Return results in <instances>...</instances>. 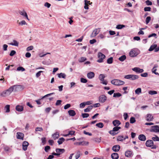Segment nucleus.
Segmentation results:
<instances>
[{
	"label": "nucleus",
	"mask_w": 159,
	"mask_h": 159,
	"mask_svg": "<svg viewBox=\"0 0 159 159\" xmlns=\"http://www.w3.org/2000/svg\"><path fill=\"white\" fill-rule=\"evenodd\" d=\"M80 151H78L77 152L76 155L75 156V158L76 159H78L80 156Z\"/></svg>",
	"instance_id": "49530a36"
},
{
	"label": "nucleus",
	"mask_w": 159,
	"mask_h": 159,
	"mask_svg": "<svg viewBox=\"0 0 159 159\" xmlns=\"http://www.w3.org/2000/svg\"><path fill=\"white\" fill-rule=\"evenodd\" d=\"M120 149V146L119 145H115L113 146L112 150L115 152H118Z\"/></svg>",
	"instance_id": "6ab92c4d"
},
{
	"label": "nucleus",
	"mask_w": 159,
	"mask_h": 159,
	"mask_svg": "<svg viewBox=\"0 0 159 159\" xmlns=\"http://www.w3.org/2000/svg\"><path fill=\"white\" fill-rule=\"evenodd\" d=\"M100 31V30L99 28L95 29L92 33L91 36L92 37L96 36L99 33Z\"/></svg>",
	"instance_id": "9d476101"
},
{
	"label": "nucleus",
	"mask_w": 159,
	"mask_h": 159,
	"mask_svg": "<svg viewBox=\"0 0 159 159\" xmlns=\"http://www.w3.org/2000/svg\"><path fill=\"white\" fill-rule=\"evenodd\" d=\"M135 118L134 117H131L130 118V121L131 123L133 124L135 122Z\"/></svg>",
	"instance_id": "09e8293b"
},
{
	"label": "nucleus",
	"mask_w": 159,
	"mask_h": 159,
	"mask_svg": "<svg viewBox=\"0 0 159 159\" xmlns=\"http://www.w3.org/2000/svg\"><path fill=\"white\" fill-rule=\"evenodd\" d=\"M51 108L50 107L47 108L45 109V111L46 112L49 113L51 111Z\"/></svg>",
	"instance_id": "69168bd1"
},
{
	"label": "nucleus",
	"mask_w": 159,
	"mask_h": 159,
	"mask_svg": "<svg viewBox=\"0 0 159 159\" xmlns=\"http://www.w3.org/2000/svg\"><path fill=\"white\" fill-rule=\"evenodd\" d=\"M34 48V47L32 46H31L28 47L27 48L26 50L27 51H29L32 50Z\"/></svg>",
	"instance_id": "052dcab7"
},
{
	"label": "nucleus",
	"mask_w": 159,
	"mask_h": 159,
	"mask_svg": "<svg viewBox=\"0 0 159 159\" xmlns=\"http://www.w3.org/2000/svg\"><path fill=\"white\" fill-rule=\"evenodd\" d=\"M93 106L92 105L89 106L87 108L84 109V112H88L91 109H92Z\"/></svg>",
	"instance_id": "c85d7f7f"
},
{
	"label": "nucleus",
	"mask_w": 159,
	"mask_h": 159,
	"mask_svg": "<svg viewBox=\"0 0 159 159\" xmlns=\"http://www.w3.org/2000/svg\"><path fill=\"white\" fill-rule=\"evenodd\" d=\"M137 50L136 49H133L129 53V56L131 57H134L137 56L138 55Z\"/></svg>",
	"instance_id": "39448f33"
},
{
	"label": "nucleus",
	"mask_w": 159,
	"mask_h": 159,
	"mask_svg": "<svg viewBox=\"0 0 159 159\" xmlns=\"http://www.w3.org/2000/svg\"><path fill=\"white\" fill-rule=\"evenodd\" d=\"M96 42V40L95 39L91 40L89 41V43L91 44H93Z\"/></svg>",
	"instance_id": "338daca9"
},
{
	"label": "nucleus",
	"mask_w": 159,
	"mask_h": 159,
	"mask_svg": "<svg viewBox=\"0 0 159 159\" xmlns=\"http://www.w3.org/2000/svg\"><path fill=\"white\" fill-rule=\"evenodd\" d=\"M157 67L158 66L156 64L154 65V67L152 69V73H154L156 75H159V74L158 73L156 72V71L157 70L156 68H157Z\"/></svg>",
	"instance_id": "bb28decb"
},
{
	"label": "nucleus",
	"mask_w": 159,
	"mask_h": 159,
	"mask_svg": "<svg viewBox=\"0 0 159 159\" xmlns=\"http://www.w3.org/2000/svg\"><path fill=\"white\" fill-rule=\"evenodd\" d=\"M17 70L18 71L21 70L22 71H23L25 70V69L22 66H19L17 68Z\"/></svg>",
	"instance_id": "a18cd8bd"
},
{
	"label": "nucleus",
	"mask_w": 159,
	"mask_h": 159,
	"mask_svg": "<svg viewBox=\"0 0 159 159\" xmlns=\"http://www.w3.org/2000/svg\"><path fill=\"white\" fill-rule=\"evenodd\" d=\"M84 142H76L75 143V144L76 145H84Z\"/></svg>",
	"instance_id": "8fccbe9b"
},
{
	"label": "nucleus",
	"mask_w": 159,
	"mask_h": 159,
	"mask_svg": "<svg viewBox=\"0 0 159 159\" xmlns=\"http://www.w3.org/2000/svg\"><path fill=\"white\" fill-rule=\"evenodd\" d=\"M150 131L157 133L159 132V126L158 125H155L151 127Z\"/></svg>",
	"instance_id": "0eeeda50"
},
{
	"label": "nucleus",
	"mask_w": 159,
	"mask_h": 159,
	"mask_svg": "<svg viewBox=\"0 0 159 159\" xmlns=\"http://www.w3.org/2000/svg\"><path fill=\"white\" fill-rule=\"evenodd\" d=\"M17 138L23 140L24 139V134L18 132L16 133Z\"/></svg>",
	"instance_id": "ddd939ff"
},
{
	"label": "nucleus",
	"mask_w": 159,
	"mask_h": 159,
	"mask_svg": "<svg viewBox=\"0 0 159 159\" xmlns=\"http://www.w3.org/2000/svg\"><path fill=\"white\" fill-rule=\"evenodd\" d=\"M96 125L99 128H102L104 126V125L103 123L102 122H100L97 124Z\"/></svg>",
	"instance_id": "c9c22d12"
},
{
	"label": "nucleus",
	"mask_w": 159,
	"mask_h": 159,
	"mask_svg": "<svg viewBox=\"0 0 159 159\" xmlns=\"http://www.w3.org/2000/svg\"><path fill=\"white\" fill-rule=\"evenodd\" d=\"M156 36H157L156 34L155 33H152V34L149 35L148 36V37L149 38H150L151 37L154 36L156 38H157V37Z\"/></svg>",
	"instance_id": "680f3d73"
},
{
	"label": "nucleus",
	"mask_w": 159,
	"mask_h": 159,
	"mask_svg": "<svg viewBox=\"0 0 159 159\" xmlns=\"http://www.w3.org/2000/svg\"><path fill=\"white\" fill-rule=\"evenodd\" d=\"M154 119V117L151 114H148L146 117V120L147 121H152Z\"/></svg>",
	"instance_id": "1a4fd4ad"
},
{
	"label": "nucleus",
	"mask_w": 159,
	"mask_h": 159,
	"mask_svg": "<svg viewBox=\"0 0 159 159\" xmlns=\"http://www.w3.org/2000/svg\"><path fill=\"white\" fill-rule=\"evenodd\" d=\"M141 93V89L140 88H138L135 90V93L136 94L139 95Z\"/></svg>",
	"instance_id": "72a5a7b5"
},
{
	"label": "nucleus",
	"mask_w": 159,
	"mask_h": 159,
	"mask_svg": "<svg viewBox=\"0 0 159 159\" xmlns=\"http://www.w3.org/2000/svg\"><path fill=\"white\" fill-rule=\"evenodd\" d=\"M151 20V18L150 16H148L146 18V24H147L148 23H149V21H150Z\"/></svg>",
	"instance_id": "3c124183"
},
{
	"label": "nucleus",
	"mask_w": 159,
	"mask_h": 159,
	"mask_svg": "<svg viewBox=\"0 0 159 159\" xmlns=\"http://www.w3.org/2000/svg\"><path fill=\"white\" fill-rule=\"evenodd\" d=\"M29 143L26 141H24L22 143L23 149L24 151L27 150V147L29 145Z\"/></svg>",
	"instance_id": "2eb2a0df"
},
{
	"label": "nucleus",
	"mask_w": 159,
	"mask_h": 159,
	"mask_svg": "<svg viewBox=\"0 0 159 159\" xmlns=\"http://www.w3.org/2000/svg\"><path fill=\"white\" fill-rule=\"evenodd\" d=\"M86 2H88V1L87 0H84V2H85L84 4H85V5H84V8L85 9L87 10V9H88L89 8V7H88V4L86 3Z\"/></svg>",
	"instance_id": "79ce46f5"
},
{
	"label": "nucleus",
	"mask_w": 159,
	"mask_h": 159,
	"mask_svg": "<svg viewBox=\"0 0 159 159\" xmlns=\"http://www.w3.org/2000/svg\"><path fill=\"white\" fill-rule=\"evenodd\" d=\"M82 116L83 118H87L89 116V114L86 113H82Z\"/></svg>",
	"instance_id": "de8ad7c7"
},
{
	"label": "nucleus",
	"mask_w": 159,
	"mask_h": 159,
	"mask_svg": "<svg viewBox=\"0 0 159 159\" xmlns=\"http://www.w3.org/2000/svg\"><path fill=\"white\" fill-rule=\"evenodd\" d=\"M113 59L112 57L109 58L107 60V63L109 64L112 63L113 62Z\"/></svg>",
	"instance_id": "37998d69"
},
{
	"label": "nucleus",
	"mask_w": 159,
	"mask_h": 159,
	"mask_svg": "<svg viewBox=\"0 0 159 159\" xmlns=\"http://www.w3.org/2000/svg\"><path fill=\"white\" fill-rule=\"evenodd\" d=\"M16 85L11 86L8 89L4 91L1 93L0 95L4 97L8 96L11 94V92L14 90V89H16Z\"/></svg>",
	"instance_id": "f257e3e1"
},
{
	"label": "nucleus",
	"mask_w": 159,
	"mask_h": 159,
	"mask_svg": "<svg viewBox=\"0 0 159 159\" xmlns=\"http://www.w3.org/2000/svg\"><path fill=\"white\" fill-rule=\"evenodd\" d=\"M16 109L17 111H18L21 112L23 111L24 107L22 106L18 105L16 106Z\"/></svg>",
	"instance_id": "dca6fc26"
},
{
	"label": "nucleus",
	"mask_w": 159,
	"mask_h": 159,
	"mask_svg": "<svg viewBox=\"0 0 159 159\" xmlns=\"http://www.w3.org/2000/svg\"><path fill=\"white\" fill-rule=\"evenodd\" d=\"M126 58V56L125 55H122L119 58V60L121 61H124Z\"/></svg>",
	"instance_id": "473e14b6"
},
{
	"label": "nucleus",
	"mask_w": 159,
	"mask_h": 159,
	"mask_svg": "<svg viewBox=\"0 0 159 159\" xmlns=\"http://www.w3.org/2000/svg\"><path fill=\"white\" fill-rule=\"evenodd\" d=\"M56 151L57 153L60 154V155L65 152V150L64 149L57 148L56 149Z\"/></svg>",
	"instance_id": "5701e85b"
},
{
	"label": "nucleus",
	"mask_w": 159,
	"mask_h": 159,
	"mask_svg": "<svg viewBox=\"0 0 159 159\" xmlns=\"http://www.w3.org/2000/svg\"><path fill=\"white\" fill-rule=\"evenodd\" d=\"M61 102L62 101L61 100H57L56 103V105L58 106L60 105L61 104Z\"/></svg>",
	"instance_id": "4d7b16f0"
},
{
	"label": "nucleus",
	"mask_w": 159,
	"mask_h": 159,
	"mask_svg": "<svg viewBox=\"0 0 159 159\" xmlns=\"http://www.w3.org/2000/svg\"><path fill=\"white\" fill-rule=\"evenodd\" d=\"M125 26V25H118L116 26V28L117 29H121Z\"/></svg>",
	"instance_id": "58836bf2"
},
{
	"label": "nucleus",
	"mask_w": 159,
	"mask_h": 159,
	"mask_svg": "<svg viewBox=\"0 0 159 159\" xmlns=\"http://www.w3.org/2000/svg\"><path fill=\"white\" fill-rule=\"evenodd\" d=\"M50 149V147L49 146H47L45 147L44 150L46 152H48L49 150Z\"/></svg>",
	"instance_id": "603ef678"
},
{
	"label": "nucleus",
	"mask_w": 159,
	"mask_h": 159,
	"mask_svg": "<svg viewBox=\"0 0 159 159\" xmlns=\"http://www.w3.org/2000/svg\"><path fill=\"white\" fill-rule=\"evenodd\" d=\"M71 106V105L70 104H67L65 105L64 107V109H66L70 107Z\"/></svg>",
	"instance_id": "bf43d9fd"
},
{
	"label": "nucleus",
	"mask_w": 159,
	"mask_h": 159,
	"mask_svg": "<svg viewBox=\"0 0 159 159\" xmlns=\"http://www.w3.org/2000/svg\"><path fill=\"white\" fill-rule=\"evenodd\" d=\"M121 95V94L119 93H114L113 94V97L114 98H119Z\"/></svg>",
	"instance_id": "2f4dec72"
},
{
	"label": "nucleus",
	"mask_w": 159,
	"mask_h": 159,
	"mask_svg": "<svg viewBox=\"0 0 159 159\" xmlns=\"http://www.w3.org/2000/svg\"><path fill=\"white\" fill-rule=\"evenodd\" d=\"M139 78V76L137 75H131V80H134L136 79H138Z\"/></svg>",
	"instance_id": "4c0bfd02"
},
{
	"label": "nucleus",
	"mask_w": 159,
	"mask_h": 159,
	"mask_svg": "<svg viewBox=\"0 0 159 159\" xmlns=\"http://www.w3.org/2000/svg\"><path fill=\"white\" fill-rule=\"evenodd\" d=\"M57 75L59 78H62L65 79L66 77V75L64 73H61L59 74H57Z\"/></svg>",
	"instance_id": "393cba45"
},
{
	"label": "nucleus",
	"mask_w": 159,
	"mask_h": 159,
	"mask_svg": "<svg viewBox=\"0 0 159 159\" xmlns=\"http://www.w3.org/2000/svg\"><path fill=\"white\" fill-rule=\"evenodd\" d=\"M105 56L101 52H99L98 54V57L99 59L97 61L99 63H101L103 61V60L105 58Z\"/></svg>",
	"instance_id": "20e7f679"
},
{
	"label": "nucleus",
	"mask_w": 159,
	"mask_h": 159,
	"mask_svg": "<svg viewBox=\"0 0 159 159\" xmlns=\"http://www.w3.org/2000/svg\"><path fill=\"white\" fill-rule=\"evenodd\" d=\"M111 83L112 84L117 86L123 85L125 83V82L117 79L112 80L111 81Z\"/></svg>",
	"instance_id": "f03ea898"
},
{
	"label": "nucleus",
	"mask_w": 159,
	"mask_h": 159,
	"mask_svg": "<svg viewBox=\"0 0 159 159\" xmlns=\"http://www.w3.org/2000/svg\"><path fill=\"white\" fill-rule=\"evenodd\" d=\"M68 113L70 116H73L76 115V113L75 111L72 110H70L68 111Z\"/></svg>",
	"instance_id": "4be33fe9"
},
{
	"label": "nucleus",
	"mask_w": 159,
	"mask_h": 159,
	"mask_svg": "<svg viewBox=\"0 0 159 159\" xmlns=\"http://www.w3.org/2000/svg\"><path fill=\"white\" fill-rule=\"evenodd\" d=\"M154 143L152 140H148L146 142L145 144L147 147H151L153 146Z\"/></svg>",
	"instance_id": "9b49d317"
},
{
	"label": "nucleus",
	"mask_w": 159,
	"mask_h": 159,
	"mask_svg": "<svg viewBox=\"0 0 159 159\" xmlns=\"http://www.w3.org/2000/svg\"><path fill=\"white\" fill-rule=\"evenodd\" d=\"M59 136V134L58 132H57L52 135V137L55 140L58 138Z\"/></svg>",
	"instance_id": "a878e982"
},
{
	"label": "nucleus",
	"mask_w": 159,
	"mask_h": 159,
	"mask_svg": "<svg viewBox=\"0 0 159 159\" xmlns=\"http://www.w3.org/2000/svg\"><path fill=\"white\" fill-rule=\"evenodd\" d=\"M117 141H122L124 139V137L123 136H119L117 138Z\"/></svg>",
	"instance_id": "f704fd0d"
},
{
	"label": "nucleus",
	"mask_w": 159,
	"mask_h": 159,
	"mask_svg": "<svg viewBox=\"0 0 159 159\" xmlns=\"http://www.w3.org/2000/svg\"><path fill=\"white\" fill-rule=\"evenodd\" d=\"M157 47V44H155L151 45L150 48H149L148 50L149 51H152L153 50H154Z\"/></svg>",
	"instance_id": "cd10ccee"
},
{
	"label": "nucleus",
	"mask_w": 159,
	"mask_h": 159,
	"mask_svg": "<svg viewBox=\"0 0 159 159\" xmlns=\"http://www.w3.org/2000/svg\"><path fill=\"white\" fill-rule=\"evenodd\" d=\"M139 139L141 141H145L146 140V137L143 134L139 135L138 137Z\"/></svg>",
	"instance_id": "f3484780"
},
{
	"label": "nucleus",
	"mask_w": 159,
	"mask_h": 159,
	"mask_svg": "<svg viewBox=\"0 0 159 159\" xmlns=\"http://www.w3.org/2000/svg\"><path fill=\"white\" fill-rule=\"evenodd\" d=\"M148 93L151 95H153L157 94V92L156 91L150 90L148 92Z\"/></svg>",
	"instance_id": "a19ab883"
},
{
	"label": "nucleus",
	"mask_w": 159,
	"mask_h": 159,
	"mask_svg": "<svg viewBox=\"0 0 159 159\" xmlns=\"http://www.w3.org/2000/svg\"><path fill=\"white\" fill-rule=\"evenodd\" d=\"M107 97L104 95H101L99 97V101L102 103L104 102L107 100Z\"/></svg>",
	"instance_id": "6e6552de"
},
{
	"label": "nucleus",
	"mask_w": 159,
	"mask_h": 159,
	"mask_svg": "<svg viewBox=\"0 0 159 159\" xmlns=\"http://www.w3.org/2000/svg\"><path fill=\"white\" fill-rule=\"evenodd\" d=\"M86 60V58L85 57H81L80 59L79 60V61L80 62H82Z\"/></svg>",
	"instance_id": "c03bdc74"
},
{
	"label": "nucleus",
	"mask_w": 159,
	"mask_h": 159,
	"mask_svg": "<svg viewBox=\"0 0 159 159\" xmlns=\"http://www.w3.org/2000/svg\"><path fill=\"white\" fill-rule=\"evenodd\" d=\"M121 129L120 127L116 126L114 127L113 129V130H110L109 132V134L112 135H115L117 133H116V132L118 131L119 129Z\"/></svg>",
	"instance_id": "423d86ee"
},
{
	"label": "nucleus",
	"mask_w": 159,
	"mask_h": 159,
	"mask_svg": "<svg viewBox=\"0 0 159 159\" xmlns=\"http://www.w3.org/2000/svg\"><path fill=\"white\" fill-rule=\"evenodd\" d=\"M13 46H18L19 43L16 40H13V42L9 44Z\"/></svg>",
	"instance_id": "7c9ffc66"
},
{
	"label": "nucleus",
	"mask_w": 159,
	"mask_h": 159,
	"mask_svg": "<svg viewBox=\"0 0 159 159\" xmlns=\"http://www.w3.org/2000/svg\"><path fill=\"white\" fill-rule=\"evenodd\" d=\"M80 81L82 83H85L87 82V80L84 78H81Z\"/></svg>",
	"instance_id": "864d4df0"
},
{
	"label": "nucleus",
	"mask_w": 159,
	"mask_h": 159,
	"mask_svg": "<svg viewBox=\"0 0 159 159\" xmlns=\"http://www.w3.org/2000/svg\"><path fill=\"white\" fill-rule=\"evenodd\" d=\"M43 130V129L42 127H37L35 129V131H42Z\"/></svg>",
	"instance_id": "e2e57ef3"
},
{
	"label": "nucleus",
	"mask_w": 159,
	"mask_h": 159,
	"mask_svg": "<svg viewBox=\"0 0 159 159\" xmlns=\"http://www.w3.org/2000/svg\"><path fill=\"white\" fill-rule=\"evenodd\" d=\"M43 71H39L36 74V76L37 78L39 77L41 75V73L43 72Z\"/></svg>",
	"instance_id": "5fc2aeb1"
},
{
	"label": "nucleus",
	"mask_w": 159,
	"mask_h": 159,
	"mask_svg": "<svg viewBox=\"0 0 159 159\" xmlns=\"http://www.w3.org/2000/svg\"><path fill=\"white\" fill-rule=\"evenodd\" d=\"M132 70L137 73H142L143 72L144 70L142 69H140L139 67H135L132 69Z\"/></svg>",
	"instance_id": "f8f14e48"
},
{
	"label": "nucleus",
	"mask_w": 159,
	"mask_h": 159,
	"mask_svg": "<svg viewBox=\"0 0 159 159\" xmlns=\"http://www.w3.org/2000/svg\"><path fill=\"white\" fill-rule=\"evenodd\" d=\"M5 109L6 110V112H10V105H6L5 107Z\"/></svg>",
	"instance_id": "e433bc0d"
},
{
	"label": "nucleus",
	"mask_w": 159,
	"mask_h": 159,
	"mask_svg": "<svg viewBox=\"0 0 159 159\" xmlns=\"http://www.w3.org/2000/svg\"><path fill=\"white\" fill-rule=\"evenodd\" d=\"M133 154V152L131 150H127L125 153V155L126 157H130Z\"/></svg>",
	"instance_id": "4468645a"
},
{
	"label": "nucleus",
	"mask_w": 159,
	"mask_h": 159,
	"mask_svg": "<svg viewBox=\"0 0 159 159\" xmlns=\"http://www.w3.org/2000/svg\"><path fill=\"white\" fill-rule=\"evenodd\" d=\"M119 157L118 154L117 153H113L111 155V157L112 159H118Z\"/></svg>",
	"instance_id": "412c9836"
},
{
	"label": "nucleus",
	"mask_w": 159,
	"mask_h": 159,
	"mask_svg": "<svg viewBox=\"0 0 159 159\" xmlns=\"http://www.w3.org/2000/svg\"><path fill=\"white\" fill-rule=\"evenodd\" d=\"M151 10V8L150 7H146L144 8V10L145 11H150Z\"/></svg>",
	"instance_id": "13d9d810"
},
{
	"label": "nucleus",
	"mask_w": 159,
	"mask_h": 159,
	"mask_svg": "<svg viewBox=\"0 0 159 159\" xmlns=\"http://www.w3.org/2000/svg\"><path fill=\"white\" fill-rule=\"evenodd\" d=\"M152 139L154 141H159V138L157 135L152 138Z\"/></svg>",
	"instance_id": "ea45409f"
},
{
	"label": "nucleus",
	"mask_w": 159,
	"mask_h": 159,
	"mask_svg": "<svg viewBox=\"0 0 159 159\" xmlns=\"http://www.w3.org/2000/svg\"><path fill=\"white\" fill-rule=\"evenodd\" d=\"M87 76L89 79H92L94 77L95 74L93 72H90L87 74Z\"/></svg>",
	"instance_id": "aec40b11"
},
{
	"label": "nucleus",
	"mask_w": 159,
	"mask_h": 159,
	"mask_svg": "<svg viewBox=\"0 0 159 159\" xmlns=\"http://www.w3.org/2000/svg\"><path fill=\"white\" fill-rule=\"evenodd\" d=\"M16 53V52L14 50H12L10 53V55L11 56H13Z\"/></svg>",
	"instance_id": "6e6d98bb"
},
{
	"label": "nucleus",
	"mask_w": 159,
	"mask_h": 159,
	"mask_svg": "<svg viewBox=\"0 0 159 159\" xmlns=\"http://www.w3.org/2000/svg\"><path fill=\"white\" fill-rule=\"evenodd\" d=\"M146 3L147 5H151L152 4V2L148 0H147L146 1Z\"/></svg>",
	"instance_id": "0e129e2a"
},
{
	"label": "nucleus",
	"mask_w": 159,
	"mask_h": 159,
	"mask_svg": "<svg viewBox=\"0 0 159 159\" xmlns=\"http://www.w3.org/2000/svg\"><path fill=\"white\" fill-rule=\"evenodd\" d=\"M65 140V139L63 138H61L59 139L57 141V143L59 145L61 144Z\"/></svg>",
	"instance_id": "c756f323"
},
{
	"label": "nucleus",
	"mask_w": 159,
	"mask_h": 159,
	"mask_svg": "<svg viewBox=\"0 0 159 159\" xmlns=\"http://www.w3.org/2000/svg\"><path fill=\"white\" fill-rule=\"evenodd\" d=\"M44 6L48 8H49L51 6V4L48 2H46L44 4Z\"/></svg>",
	"instance_id": "774afa93"
},
{
	"label": "nucleus",
	"mask_w": 159,
	"mask_h": 159,
	"mask_svg": "<svg viewBox=\"0 0 159 159\" xmlns=\"http://www.w3.org/2000/svg\"><path fill=\"white\" fill-rule=\"evenodd\" d=\"M105 76L104 74H101L99 75L98 79L101 81V83L103 84L107 85V82L106 80H104Z\"/></svg>",
	"instance_id": "7ed1b4c3"
},
{
	"label": "nucleus",
	"mask_w": 159,
	"mask_h": 159,
	"mask_svg": "<svg viewBox=\"0 0 159 159\" xmlns=\"http://www.w3.org/2000/svg\"><path fill=\"white\" fill-rule=\"evenodd\" d=\"M19 13L20 14V15L24 16L27 19L29 20L27 14L24 10H23L22 11H20Z\"/></svg>",
	"instance_id": "b1692460"
},
{
	"label": "nucleus",
	"mask_w": 159,
	"mask_h": 159,
	"mask_svg": "<svg viewBox=\"0 0 159 159\" xmlns=\"http://www.w3.org/2000/svg\"><path fill=\"white\" fill-rule=\"evenodd\" d=\"M112 124L114 126H118L121 124V122L119 120H116L113 121Z\"/></svg>",
	"instance_id": "a211bd4d"
}]
</instances>
